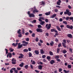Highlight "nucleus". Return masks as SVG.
<instances>
[{"mask_svg": "<svg viewBox=\"0 0 73 73\" xmlns=\"http://www.w3.org/2000/svg\"><path fill=\"white\" fill-rule=\"evenodd\" d=\"M25 69H27L28 68V65H25Z\"/></svg>", "mask_w": 73, "mask_h": 73, "instance_id": "33", "label": "nucleus"}, {"mask_svg": "<svg viewBox=\"0 0 73 73\" xmlns=\"http://www.w3.org/2000/svg\"><path fill=\"white\" fill-rule=\"evenodd\" d=\"M9 54V57L10 58L12 57V54L11 53H9L8 54Z\"/></svg>", "mask_w": 73, "mask_h": 73, "instance_id": "26", "label": "nucleus"}, {"mask_svg": "<svg viewBox=\"0 0 73 73\" xmlns=\"http://www.w3.org/2000/svg\"><path fill=\"white\" fill-rule=\"evenodd\" d=\"M50 56H53V54L52 51H50Z\"/></svg>", "mask_w": 73, "mask_h": 73, "instance_id": "37", "label": "nucleus"}, {"mask_svg": "<svg viewBox=\"0 0 73 73\" xmlns=\"http://www.w3.org/2000/svg\"><path fill=\"white\" fill-rule=\"evenodd\" d=\"M66 27L68 29H73V26L72 25L70 26L69 25H66Z\"/></svg>", "mask_w": 73, "mask_h": 73, "instance_id": "4", "label": "nucleus"}, {"mask_svg": "<svg viewBox=\"0 0 73 73\" xmlns=\"http://www.w3.org/2000/svg\"><path fill=\"white\" fill-rule=\"evenodd\" d=\"M63 72L65 73H69V70H68L67 71L66 70H64Z\"/></svg>", "mask_w": 73, "mask_h": 73, "instance_id": "28", "label": "nucleus"}, {"mask_svg": "<svg viewBox=\"0 0 73 73\" xmlns=\"http://www.w3.org/2000/svg\"><path fill=\"white\" fill-rule=\"evenodd\" d=\"M56 60L58 62H60V59L59 58L56 59Z\"/></svg>", "mask_w": 73, "mask_h": 73, "instance_id": "52", "label": "nucleus"}, {"mask_svg": "<svg viewBox=\"0 0 73 73\" xmlns=\"http://www.w3.org/2000/svg\"><path fill=\"white\" fill-rule=\"evenodd\" d=\"M46 57V56L45 55H43L42 56V58H45Z\"/></svg>", "mask_w": 73, "mask_h": 73, "instance_id": "51", "label": "nucleus"}, {"mask_svg": "<svg viewBox=\"0 0 73 73\" xmlns=\"http://www.w3.org/2000/svg\"><path fill=\"white\" fill-rule=\"evenodd\" d=\"M25 30L24 29H23L22 30V34H24V33H25Z\"/></svg>", "mask_w": 73, "mask_h": 73, "instance_id": "44", "label": "nucleus"}, {"mask_svg": "<svg viewBox=\"0 0 73 73\" xmlns=\"http://www.w3.org/2000/svg\"><path fill=\"white\" fill-rule=\"evenodd\" d=\"M56 29L59 31H61V29L58 26H56Z\"/></svg>", "mask_w": 73, "mask_h": 73, "instance_id": "18", "label": "nucleus"}, {"mask_svg": "<svg viewBox=\"0 0 73 73\" xmlns=\"http://www.w3.org/2000/svg\"><path fill=\"white\" fill-rule=\"evenodd\" d=\"M67 66L68 69H70L72 68V65L71 64H68Z\"/></svg>", "mask_w": 73, "mask_h": 73, "instance_id": "23", "label": "nucleus"}, {"mask_svg": "<svg viewBox=\"0 0 73 73\" xmlns=\"http://www.w3.org/2000/svg\"><path fill=\"white\" fill-rule=\"evenodd\" d=\"M22 43H24L25 44H28V42H27L25 41H22Z\"/></svg>", "mask_w": 73, "mask_h": 73, "instance_id": "34", "label": "nucleus"}, {"mask_svg": "<svg viewBox=\"0 0 73 73\" xmlns=\"http://www.w3.org/2000/svg\"><path fill=\"white\" fill-rule=\"evenodd\" d=\"M55 58L58 59L60 58V56L58 55H56L55 56Z\"/></svg>", "mask_w": 73, "mask_h": 73, "instance_id": "41", "label": "nucleus"}, {"mask_svg": "<svg viewBox=\"0 0 73 73\" xmlns=\"http://www.w3.org/2000/svg\"><path fill=\"white\" fill-rule=\"evenodd\" d=\"M54 12H58V9H55L54 10Z\"/></svg>", "mask_w": 73, "mask_h": 73, "instance_id": "58", "label": "nucleus"}, {"mask_svg": "<svg viewBox=\"0 0 73 73\" xmlns=\"http://www.w3.org/2000/svg\"><path fill=\"white\" fill-rule=\"evenodd\" d=\"M15 73H18V70H14Z\"/></svg>", "mask_w": 73, "mask_h": 73, "instance_id": "50", "label": "nucleus"}, {"mask_svg": "<svg viewBox=\"0 0 73 73\" xmlns=\"http://www.w3.org/2000/svg\"><path fill=\"white\" fill-rule=\"evenodd\" d=\"M45 20L44 17H39V19H38V21H42V20Z\"/></svg>", "mask_w": 73, "mask_h": 73, "instance_id": "6", "label": "nucleus"}, {"mask_svg": "<svg viewBox=\"0 0 73 73\" xmlns=\"http://www.w3.org/2000/svg\"><path fill=\"white\" fill-rule=\"evenodd\" d=\"M61 3V1L60 0H58V1H57L56 3L57 5H60V4Z\"/></svg>", "mask_w": 73, "mask_h": 73, "instance_id": "10", "label": "nucleus"}, {"mask_svg": "<svg viewBox=\"0 0 73 73\" xmlns=\"http://www.w3.org/2000/svg\"><path fill=\"white\" fill-rule=\"evenodd\" d=\"M69 19V17H66V21H68V20Z\"/></svg>", "mask_w": 73, "mask_h": 73, "instance_id": "53", "label": "nucleus"}, {"mask_svg": "<svg viewBox=\"0 0 73 73\" xmlns=\"http://www.w3.org/2000/svg\"><path fill=\"white\" fill-rule=\"evenodd\" d=\"M18 44V43L17 42L15 44V43H13L12 44V45L13 46L16 47L17 45V44Z\"/></svg>", "mask_w": 73, "mask_h": 73, "instance_id": "15", "label": "nucleus"}, {"mask_svg": "<svg viewBox=\"0 0 73 73\" xmlns=\"http://www.w3.org/2000/svg\"><path fill=\"white\" fill-rule=\"evenodd\" d=\"M19 34L18 35V37L20 38L21 37H22V35H21V33Z\"/></svg>", "mask_w": 73, "mask_h": 73, "instance_id": "39", "label": "nucleus"}, {"mask_svg": "<svg viewBox=\"0 0 73 73\" xmlns=\"http://www.w3.org/2000/svg\"><path fill=\"white\" fill-rule=\"evenodd\" d=\"M62 45L64 48H66V44L64 43V42H62Z\"/></svg>", "mask_w": 73, "mask_h": 73, "instance_id": "22", "label": "nucleus"}, {"mask_svg": "<svg viewBox=\"0 0 73 73\" xmlns=\"http://www.w3.org/2000/svg\"><path fill=\"white\" fill-rule=\"evenodd\" d=\"M36 23V20H34L33 21H32V23Z\"/></svg>", "mask_w": 73, "mask_h": 73, "instance_id": "49", "label": "nucleus"}, {"mask_svg": "<svg viewBox=\"0 0 73 73\" xmlns=\"http://www.w3.org/2000/svg\"><path fill=\"white\" fill-rule=\"evenodd\" d=\"M69 51L71 53L72 52V49L70 48L69 49Z\"/></svg>", "mask_w": 73, "mask_h": 73, "instance_id": "57", "label": "nucleus"}, {"mask_svg": "<svg viewBox=\"0 0 73 73\" xmlns=\"http://www.w3.org/2000/svg\"><path fill=\"white\" fill-rule=\"evenodd\" d=\"M70 60H72V61L73 60V59L72 58V57H70L69 58Z\"/></svg>", "mask_w": 73, "mask_h": 73, "instance_id": "63", "label": "nucleus"}, {"mask_svg": "<svg viewBox=\"0 0 73 73\" xmlns=\"http://www.w3.org/2000/svg\"><path fill=\"white\" fill-rule=\"evenodd\" d=\"M35 40L36 41H38V38L37 37L35 39Z\"/></svg>", "mask_w": 73, "mask_h": 73, "instance_id": "60", "label": "nucleus"}, {"mask_svg": "<svg viewBox=\"0 0 73 73\" xmlns=\"http://www.w3.org/2000/svg\"><path fill=\"white\" fill-rule=\"evenodd\" d=\"M32 37H35V33H33L32 35Z\"/></svg>", "mask_w": 73, "mask_h": 73, "instance_id": "47", "label": "nucleus"}, {"mask_svg": "<svg viewBox=\"0 0 73 73\" xmlns=\"http://www.w3.org/2000/svg\"><path fill=\"white\" fill-rule=\"evenodd\" d=\"M66 11L64 12V15H68V16H71L72 15V13L70 12V10L68 9H67L66 10Z\"/></svg>", "mask_w": 73, "mask_h": 73, "instance_id": "1", "label": "nucleus"}, {"mask_svg": "<svg viewBox=\"0 0 73 73\" xmlns=\"http://www.w3.org/2000/svg\"><path fill=\"white\" fill-rule=\"evenodd\" d=\"M60 49L59 48H57V53H59V52H60Z\"/></svg>", "mask_w": 73, "mask_h": 73, "instance_id": "45", "label": "nucleus"}, {"mask_svg": "<svg viewBox=\"0 0 73 73\" xmlns=\"http://www.w3.org/2000/svg\"><path fill=\"white\" fill-rule=\"evenodd\" d=\"M23 46V44H21V45H18V47L17 48V49H20V48H21Z\"/></svg>", "mask_w": 73, "mask_h": 73, "instance_id": "14", "label": "nucleus"}, {"mask_svg": "<svg viewBox=\"0 0 73 73\" xmlns=\"http://www.w3.org/2000/svg\"><path fill=\"white\" fill-rule=\"evenodd\" d=\"M38 28H41L42 26L40 25H38Z\"/></svg>", "mask_w": 73, "mask_h": 73, "instance_id": "42", "label": "nucleus"}, {"mask_svg": "<svg viewBox=\"0 0 73 73\" xmlns=\"http://www.w3.org/2000/svg\"><path fill=\"white\" fill-rule=\"evenodd\" d=\"M11 61H12V62H16V60L15 58H13L12 59Z\"/></svg>", "mask_w": 73, "mask_h": 73, "instance_id": "30", "label": "nucleus"}, {"mask_svg": "<svg viewBox=\"0 0 73 73\" xmlns=\"http://www.w3.org/2000/svg\"><path fill=\"white\" fill-rule=\"evenodd\" d=\"M66 52H67V51L65 50H63L62 53L64 54H65Z\"/></svg>", "mask_w": 73, "mask_h": 73, "instance_id": "29", "label": "nucleus"}, {"mask_svg": "<svg viewBox=\"0 0 73 73\" xmlns=\"http://www.w3.org/2000/svg\"><path fill=\"white\" fill-rule=\"evenodd\" d=\"M35 52L36 54L37 55L39 54V52H38V50H35Z\"/></svg>", "mask_w": 73, "mask_h": 73, "instance_id": "19", "label": "nucleus"}, {"mask_svg": "<svg viewBox=\"0 0 73 73\" xmlns=\"http://www.w3.org/2000/svg\"><path fill=\"white\" fill-rule=\"evenodd\" d=\"M35 72L36 73H39V71H38L36 70H35Z\"/></svg>", "mask_w": 73, "mask_h": 73, "instance_id": "62", "label": "nucleus"}, {"mask_svg": "<svg viewBox=\"0 0 73 73\" xmlns=\"http://www.w3.org/2000/svg\"><path fill=\"white\" fill-rule=\"evenodd\" d=\"M38 10L37 9H36L35 10H34L33 11V13H35L36 12V13H38Z\"/></svg>", "mask_w": 73, "mask_h": 73, "instance_id": "12", "label": "nucleus"}, {"mask_svg": "<svg viewBox=\"0 0 73 73\" xmlns=\"http://www.w3.org/2000/svg\"><path fill=\"white\" fill-rule=\"evenodd\" d=\"M51 12L49 11L48 12H46L45 13V15H46V16H48V15H50V14Z\"/></svg>", "mask_w": 73, "mask_h": 73, "instance_id": "13", "label": "nucleus"}, {"mask_svg": "<svg viewBox=\"0 0 73 73\" xmlns=\"http://www.w3.org/2000/svg\"><path fill=\"white\" fill-rule=\"evenodd\" d=\"M23 65H24V63H22L21 64H19V66H21V67H23Z\"/></svg>", "mask_w": 73, "mask_h": 73, "instance_id": "31", "label": "nucleus"}, {"mask_svg": "<svg viewBox=\"0 0 73 73\" xmlns=\"http://www.w3.org/2000/svg\"><path fill=\"white\" fill-rule=\"evenodd\" d=\"M56 14H54L53 15H52L51 17H50V18H54V17H56Z\"/></svg>", "mask_w": 73, "mask_h": 73, "instance_id": "24", "label": "nucleus"}, {"mask_svg": "<svg viewBox=\"0 0 73 73\" xmlns=\"http://www.w3.org/2000/svg\"><path fill=\"white\" fill-rule=\"evenodd\" d=\"M50 44L51 46H53V45L54 44V42L53 41H52L50 43Z\"/></svg>", "mask_w": 73, "mask_h": 73, "instance_id": "25", "label": "nucleus"}, {"mask_svg": "<svg viewBox=\"0 0 73 73\" xmlns=\"http://www.w3.org/2000/svg\"><path fill=\"white\" fill-rule=\"evenodd\" d=\"M27 13L29 15V17H35V15L33 13L30 14V11H28Z\"/></svg>", "mask_w": 73, "mask_h": 73, "instance_id": "3", "label": "nucleus"}, {"mask_svg": "<svg viewBox=\"0 0 73 73\" xmlns=\"http://www.w3.org/2000/svg\"><path fill=\"white\" fill-rule=\"evenodd\" d=\"M61 46V43H60L58 45V47H60Z\"/></svg>", "mask_w": 73, "mask_h": 73, "instance_id": "61", "label": "nucleus"}, {"mask_svg": "<svg viewBox=\"0 0 73 73\" xmlns=\"http://www.w3.org/2000/svg\"><path fill=\"white\" fill-rule=\"evenodd\" d=\"M32 53L31 52L29 53V57H32Z\"/></svg>", "mask_w": 73, "mask_h": 73, "instance_id": "46", "label": "nucleus"}, {"mask_svg": "<svg viewBox=\"0 0 73 73\" xmlns=\"http://www.w3.org/2000/svg\"><path fill=\"white\" fill-rule=\"evenodd\" d=\"M20 56L18 58H23V57H24V56L23 54H19Z\"/></svg>", "mask_w": 73, "mask_h": 73, "instance_id": "9", "label": "nucleus"}, {"mask_svg": "<svg viewBox=\"0 0 73 73\" xmlns=\"http://www.w3.org/2000/svg\"><path fill=\"white\" fill-rule=\"evenodd\" d=\"M35 64L36 62H35L34 61H33L32 63V64H33V65H35Z\"/></svg>", "mask_w": 73, "mask_h": 73, "instance_id": "54", "label": "nucleus"}, {"mask_svg": "<svg viewBox=\"0 0 73 73\" xmlns=\"http://www.w3.org/2000/svg\"><path fill=\"white\" fill-rule=\"evenodd\" d=\"M26 41H29V38H26Z\"/></svg>", "mask_w": 73, "mask_h": 73, "instance_id": "48", "label": "nucleus"}, {"mask_svg": "<svg viewBox=\"0 0 73 73\" xmlns=\"http://www.w3.org/2000/svg\"><path fill=\"white\" fill-rule=\"evenodd\" d=\"M28 35H29V33L28 32H27L25 33V35H26V36H28Z\"/></svg>", "mask_w": 73, "mask_h": 73, "instance_id": "55", "label": "nucleus"}, {"mask_svg": "<svg viewBox=\"0 0 73 73\" xmlns=\"http://www.w3.org/2000/svg\"><path fill=\"white\" fill-rule=\"evenodd\" d=\"M67 37H69L70 38H72V37H73V36H72V35L70 34H68L67 35Z\"/></svg>", "mask_w": 73, "mask_h": 73, "instance_id": "8", "label": "nucleus"}, {"mask_svg": "<svg viewBox=\"0 0 73 73\" xmlns=\"http://www.w3.org/2000/svg\"><path fill=\"white\" fill-rule=\"evenodd\" d=\"M47 59L49 61L50 60V56H48L46 57Z\"/></svg>", "mask_w": 73, "mask_h": 73, "instance_id": "20", "label": "nucleus"}, {"mask_svg": "<svg viewBox=\"0 0 73 73\" xmlns=\"http://www.w3.org/2000/svg\"><path fill=\"white\" fill-rule=\"evenodd\" d=\"M62 71V69L61 68H59V72H61Z\"/></svg>", "mask_w": 73, "mask_h": 73, "instance_id": "43", "label": "nucleus"}, {"mask_svg": "<svg viewBox=\"0 0 73 73\" xmlns=\"http://www.w3.org/2000/svg\"><path fill=\"white\" fill-rule=\"evenodd\" d=\"M45 27L47 30H49V29H50V27H51V24H49L48 25V24H46V25Z\"/></svg>", "mask_w": 73, "mask_h": 73, "instance_id": "2", "label": "nucleus"}, {"mask_svg": "<svg viewBox=\"0 0 73 73\" xmlns=\"http://www.w3.org/2000/svg\"><path fill=\"white\" fill-rule=\"evenodd\" d=\"M20 31H21V30L20 29H19V30L17 31V33L18 34H20L21 33V32H20Z\"/></svg>", "mask_w": 73, "mask_h": 73, "instance_id": "38", "label": "nucleus"}, {"mask_svg": "<svg viewBox=\"0 0 73 73\" xmlns=\"http://www.w3.org/2000/svg\"><path fill=\"white\" fill-rule=\"evenodd\" d=\"M51 31L52 32H55V33H58V31H57L56 30L54 29H52L51 30Z\"/></svg>", "mask_w": 73, "mask_h": 73, "instance_id": "7", "label": "nucleus"}, {"mask_svg": "<svg viewBox=\"0 0 73 73\" xmlns=\"http://www.w3.org/2000/svg\"><path fill=\"white\" fill-rule=\"evenodd\" d=\"M36 31L37 32H40V33L42 32V30L41 29L37 28L36 29Z\"/></svg>", "mask_w": 73, "mask_h": 73, "instance_id": "5", "label": "nucleus"}, {"mask_svg": "<svg viewBox=\"0 0 73 73\" xmlns=\"http://www.w3.org/2000/svg\"><path fill=\"white\" fill-rule=\"evenodd\" d=\"M63 23L65 25H67V24H68V23H67V22H66V21H63Z\"/></svg>", "mask_w": 73, "mask_h": 73, "instance_id": "40", "label": "nucleus"}, {"mask_svg": "<svg viewBox=\"0 0 73 73\" xmlns=\"http://www.w3.org/2000/svg\"><path fill=\"white\" fill-rule=\"evenodd\" d=\"M40 53L41 54H44V50L42 49H41L40 50Z\"/></svg>", "mask_w": 73, "mask_h": 73, "instance_id": "17", "label": "nucleus"}, {"mask_svg": "<svg viewBox=\"0 0 73 73\" xmlns=\"http://www.w3.org/2000/svg\"><path fill=\"white\" fill-rule=\"evenodd\" d=\"M54 63H55V62L54 60H51L50 62V63L51 65H53Z\"/></svg>", "mask_w": 73, "mask_h": 73, "instance_id": "11", "label": "nucleus"}, {"mask_svg": "<svg viewBox=\"0 0 73 73\" xmlns=\"http://www.w3.org/2000/svg\"><path fill=\"white\" fill-rule=\"evenodd\" d=\"M9 50H10L11 52H13V51L14 50V49H12V48H9Z\"/></svg>", "mask_w": 73, "mask_h": 73, "instance_id": "36", "label": "nucleus"}, {"mask_svg": "<svg viewBox=\"0 0 73 73\" xmlns=\"http://www.w3.org/2000/svg\"><path fill=\"white\" fill-rule=\"evenodd\" d=\"M45 21L46 23H48V19H45Z\"/></svg>", "mask_w": 73, "mask_h": 73, "instance_id": "64", "label": "nucleus"}, {"mask_svg": "<svg viewBox=\"0 0 73 73\" xmlns=\"http://www.w3.org/2000/svg\"><path fill=\"white\" fill-rule=\"evenodd\" d=\"M5 50L6 51V54H8V50L7 48H5Z\"/></svg>", "mask_w": 73, "mask_h": 73, "instance_id": "32", "label": "nucleus"}, {"mask_svg": "<svg viewBox=\"0 0 73 73\" xmlns=\"http://www.w3.org/2000/svg\"><path fill=\"white\" fill-rule=\"evenodd\" d=\"M62 45L64 48H66V44L64 43V42H62Z\"/></svg>", "mask_w": 73, "mask_h": 73, "instance_id": "21", "label": "nucleus"}, {"mask_svg": "<svg viewBox=\"0 0 73 73\" xmlns=\"http://www.w3.org/2000/svg\"><path fill=\"white\" fill-rule=\"evenodd\" d=\"M40 22H41L40 23V24H41V25H44V24L45 23V22L44 21H40Z\"/></svg>", "mask_w": 73, "mask_h": 73, "instance_id": "27", "label": "nucleus"}, {"mask_svg": "<svg viewBox=\"0 0 73 73\" xmlns=\"http://www.w3.org/2000/svg\"><path fill=\"white\" fill-rule=\"evenodd\" d=\"M70 20H72L73 19V17H70L69 18Z\"/></svg>", "mask_w": 73, "mask_h": 73, "instance_id": "59", "label": "nucleus"}, {"mask_svg": "<svg viewBox=\"0 0 73 73\" xmlns=\"http://www.w3.org/2000/svg\"><path fill=\"white\" fill-rule=\"evenodd\" d=\"M23 51L24 52H28V50L27 49H25L23 50Z\"/></svg>", "mask_w": 73, "mask_h": 73, "instance_id": "35", "label": "nucleus"}, {"mask_svg": "<svg viewBox=\"0 0 73 73\" xmlns=\"http://www.w3.org/2000/svg\"><path fill=\"white\" fill-rule=\"evenodd\" d=\"M42 66L41 65H39L38 66V68L40 70H41L42 69Z\"/></svg>", "mask_w": 73, "mask_h": 73, "instance_id": "16", "label": "nucleus"}, {"mask_svg": "<svg viewBox=\"0 0 73 73\" xmlns=\"http://www.w3.org/2000/svg\"><path fill=\"white\" fill-rule=\"evenodd\" d=\"M63 42H64L63 43H64V44H66V40H63Z\"/></svg>", "mask_w": 73, "mask_h": 73, "instance_id": "56", "label": "nucleus"}]
</instances>
